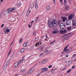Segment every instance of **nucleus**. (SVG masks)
Here are the masks:
<instances>
[{"instance_id":"obj_1","label":"nucleus","mask_w":76,"mask_h":76,"mask_svg":"<svg viewBox=\"0 0 76 76\" xmlns=\"http://www.w3.org/2000/svg\"><path fill=\"white\" fill-rule=\"evenodd\" d=\"M57 23V21L53 19L49 20L48 21V26L50 28H52L53 26H56Z\"/></svg>"},{"instance_id":"obj_2","label":"nucleus","mask_w":76,"mask_h":76,"mask_svg":"<svg viewBox=\"0 0 76 76\" xmlns=\"http://www.w3.org/2000/svg\"><path fill=\"white\" fill-rule=\"evenodd\" d=\"M24 58H25V56H24L23 57L22 59L21 60H20L18 61V62H16L14 64V66L15 67H18V65L20 63L22 62L23 61H25V59H24Z\"/></svg>"},{"instance_id":"obj_3","label":"nucleus","mask_w":76,"mask_h":76,"mask_svg":"<svg viewBox=\"0 0 76 76\" xmlns=\"http://www.w3.org/2000/svg\"><path fill=\"white\" fill-rule=\"evenodd\" d=\"M10 59H9L7 63L5 64V65H4V68H3V70H5L6 69V68L7 67V66L9 65V63H10Z\"/></svg>"},{"instance_id":"obj_4","label":"nucleus","mask_w":76,"mask_h":76,"mask_svg":"<svg viewBox=\"0 0 76 76\" xmlns=\"http://www.w3.org/2000/svg\"><path fill=\"white\" fill-rule=\"evenodd\" d=\"M48 69L47 68H42L40 70L41 71L40 73H44V72H47L48 71Z\"/></svg>"},{"instance_id":"obj_5","label":"nucleus","mask_w":76,"mask_h":76,"mask_svg":"<svg viewBox=\"0 0 76 76\" xmlns=\"http://www.w3.org/2000/svg\"><path fill=\"white\" fill-rule=\"evenodd\" d=\"M67 48V46L65 47L62 52L61 53V54H63V55L66 54V53H67V50H66Z\"/></svg>"},{"instance_id":"obj_6","label":"nucleus","mask_w":76,"mask_h":76,"mask_svg":"<svg viewBox=\"0 0 76 76\" xmlns=\"http://www.w3.org/2000/svg\"><path fill=\"white\" fill-rule=\"evenodd\" d=\"M44 46H41L37 50H39L40 52H42V51H44Z\"/></svg>"},{"instance_id":"obj_7","label":"nucleus","mask_w":76,"mask_h":76,"mask_svg":"<svg viewBox=\"0 0 76 76\" xmlns=\"http://www.w3.org/2000/svg\"><path fill=\"white\" fill-rule=\"evenodd\" d=\"M35 70V67H33L28 72V73L29 74H31V73H32L34 72V71Z\"/></svg>"},{"instance_id":"obj_8","label":"nucleus","mask_w":76,"mask_h":76,"mask_svg":"<svg viewBox=\"0 0 76 76\" xmlns=\"http://www.w3.org/2000/svg\"><path fill=\"white\" fill-rule=\"evenodd\" d=\"M67 32V30H60V32L61 34H65Z\"/></svg>"},{"instance_id":"obj_9","label":"nucleus","mask_w":76,"mask_h":76,"mask_svg":"<svg viewBox=\"0 0 76 76\" xmlns=\"http://www.w3.org/2000/svg\"><path fill=\"white\" fill-rule=\"evenodd\" d=\"M66 25H69L71 23V21L70 20H67L66 22Z\"/></svg>"},{"instance_id":"obj_10","label":"nucleus","mask_w":76,"mask_h":76,"mask_svg":"<svg viewBox=\"0 0 76 76\" xmlns=\"http://www.w3.org/2000/svg\"><path fill=\"white\" fill-rule=\"evenodd\" d=\"M73 17H74V15L73 14H71L68 16L69 19H71V20H72V19L73 18Z\"/></svg>"},{"instance_id":"obj_11","label":"nucleus","mask_w":76,"mask_h":76,"mask_svg":"<svg viewBox=\"0 0 76 76\" xmlns=\"http://www.w3.org/2000/svg\"><path fill=\"white\" fill-rule=\"evenodd\" d=\"M63 37H65L64 38V39H65V40H67V39H68V38H69V37H70V36H69V35H68V34H67V35H65Z\"/></svg>"},{"instance_id":"obj_12","label":"nucleus","mask_w":76,"mask_h":76,"mask_svg":"<svg viewBox=\"0 0 76 76\" xmlns=\"http://www.w3.org/2000/svg\"><path fill=\"white\" fill-rule=\"evenodd\" d=\"M62 19L64 22L66 21V20H67V18H66V17H62Z\"/></svg>"},{"instance_id":"obj_13","label":"nucleus","mask_w":76,"mask_h":76,"mask_svg":"<svg viewBox=\"0 0 76 76\" xmlns=\"http://www.w3.org/2000/svg\"><path fill=\"white\" fill-rule=\"evenodd\" d=\"M58 32V30L57 29H56L55 30H54L53 31V34H57Z\"/></svg>"},{"instance_id":"obj_14","label":"nucleus","mask_w":76,"mask_h":76,"mask_svg":"<svg viewBox=\"0 0 76 76\" xmlns=\"http://www.w3.org/2000/svg\"><path fill=\"white\" fill-rule=\"evenodd\" d=\"M72 25L73 26H76V20H72Z\"/></svg>"},{"instance_id":"obj_15","label":"nucleus","mask_w":76,"mask_h":76,"mask_svg":"<svg viewBox=\"0 0 76 76\" xmlns=\"http://www.w3.org/2000/svg\"><path fill=\"white\" fill-rule=\"evenodd\" d=\"M40 44H41V41H39L38 43H37L36 44V47H38V46H39Z\"/></svg>"},{"instance_id":"obj_16","label":"nucleus","mask_w":76,"mask_h":76,"mask_svg":"<svg viewBox=\"0 0 76 76\" xmlns=\"http://www.w3.org/2000/svg\"><path fill=\"white\" fill-rule=\"evenodd\" d=\"M11 9H10L8 10H7V13L8 14H10V12H12V11L11 10Z\"/></svg>"},{"instance_id":"obj_17","label":"nucleus","mask_w":76,"mask_h":76,"mask_svg":"<svg viewBox=\"0 0 76 76\" xmlns=\"http://www.w3.org/2000/svg\"><path fill=\"white\" fill-rule=\"evenodd\" d=\"M72 61H70L67 62L66 64L67 66H69V65H70V64L72 63Z\"/></svg>"},{"instance_id":"obj_18","label":"nucleus","mask_w":76,"mask_h":76,"mask_svg":"<svg viewBox=\"0 0 76 76\" xmlns=\"http://www.w3.org/2000/svg\"><path fill=\"white\" fill-rule=\"evenodd\" d=\"M24 51H25V49L22 48L20 50V53H23Z\"/></svg>"},{"instance_id":"obj_19","label":"nucleus","mask_w":76,"mask_h":76,"mask_svg":"<svg viewBox=\"0 0 76 76\" xmlns=\"http://www.w3.org/2000/svg\"><path fill=\"white\" fill-rule=\"evenodd\" d=\"M67 51H68V53H71L72 51V49L70 48L68 49V50H66Z\"/></svg>"},{"instance_id":"obj_20","label":"nucleus","mask_w":76,"mask_h":76,"mask_svg":"<svg viewBox=\"0 0 76 76\" xmlns=\"http://www.w3.org/2000/svg\"><path fill=\"white\" fill-rule=\"evenodd\" d=\"M48 61V60L47 59L45 60L42 61V63L43 64L45 63H46V62H47Z\"/></svg>"},{"instance_id":"obj_21","label":"nucleus","mask_w":76,"mask_h":76,"mask_svg":"<svg viewBox=\"0 0 76 76\" xmlns=\"http://www.w3.org/2000/svg\"><path fill=\"white\" fill-rule=\"evenodd\" d=\"M12 51V49H10V50L9 51L8 53V56H9L10 54V53H11V52Z\"/></svg>"},{"instance_id":"obj_22","label":"nucleus","mask_w":76,"mask_h":76,"mask_svg":"<svg viewBox=\"0 0 76 76\" xmlns=\"http://www.w3.org/2000/svg\"><path fill=\"white\" fill-rule=\"evenodd\" d=\"M71 29H72V27H68L67 28V31H70Z\"/></svg>"},{"instance_id":"obj_23","label":"nucleus","mask_w":76,"mask_h":76,"mask_svg":"<svg viewBox=\"0 0 76 76\" xmlns=\"http://www.w3.org/2000/svg\"><path fill=\"white\" fill-rule=\"evenodd\" d=\"M27 45V42H25L23 45V47H25L26 46V45Z\"/></svg>"},{"instance_id":"obj_24","label":"nucleus","mask_w":76,"mask_h":76,"mask_svg":"<svg viewBox=\"0 0 76 76\" xmlns=\"http://www.w3.org/2000/svg\"><path fill=\"white\" fill-rule=\"evenodd\" d=\"M10 9H11V12H12V11H13V10H16V8L14 7L12 8V9L10 8Z\"/></svg>"},{"instance_id":"obj_25","label":"nucleus","mask_w":76,"mask_h":76,"mask_svg":"<svg viewBox=\"0 0 76 76\" xmlns=\"http://www.w3.org/2000/svg\"><path fill=\"white\" fill-rule=\"evenodd\" d=\"M60 26H65V23H62L61 24Z\"/></svg>"},{"instance_id":"obj_26","label":"nucleus","mask_w":76,"mask_h":76,"mask_svg":"<svg viewBox=\"0 0 76 76\" xmlns=\"http://www.w3.org/2000/svg\"><path fill=\"white\" fill-rule=\"evenodd\" d=\"M50 6H48L47 7V10H50Z\"/></svg>"},{"instance_id":"obj_27","label":"nucleus","mask_w":76,"mask_h":76,"mask_svg":"<svg viewBox=\"0 0 76 76\" xmlns=\"http://www.w3.org/2000/svg\"><path fill=\"white\" fill-rule=\"evenodd\" d=\"M35 9H38V4H36V3H35Z\"/></svg>"},{"instance_id":"obj_28","label":"nucleus","mask_w":76,"mask_h":76,"mask_svg":"<svg viewBox=\"0 0 76 76\" xmlns=\"http://www.w3.org/2000/svg\"><path fill=\"white\" fill-rule=\"evenodd\" d=\"M64 26H59V27L60 28V29H64Z\"/></svg>"},{"instance_id":"obj_29","label":"nucleus","mask_w":76,"mask_h":76,"mask_svg":"<svg viewBox=\"0 0 76 76\" xmlns=\"http://www.w3.org/2000/svg\"><path fill=\"white\" fill-rule=\"evenodd\" d=\"M21 72H25V70L23 69H21L20 70Z\"/></svg>"},{"instance_id":"obj_30","label":"nucleus","mask_w":76,"mask_h":76,"mask_svg":"<svg viewBox=\"0 0 76 76\" xmlns=\"http://www.w3.org/2000/svg\"><path fill=\"white\" fill-rule=\"evenodd\" d=\"M61 23V20H59L58 21V25H60V24Z\"/></svg>"},{"instance_id":"obj_31","label":"nucleus","mask_w":76,"mask_h":76,"mask_svg":"<svg viewBox=\"0 0 76 76\" xmlns=\"http://www.w3.org/2000/svg\"><path fill=\"white\" fill-rule=\"evenodd\" d=\"M65 9L66 10H68V9H69V6H66V7H65Z\"/></svg>"},{"instance_id":"obj_32","label":"nucleus","mask_w":76,"mask_h":76,"mask_svg":"<svg viewBox=\"0 0 76 76\" xmlns=\"http://www.w3.org/2000/svg\"><path fill=\"white\" fill-rule=\"evenodd\" d=\"M39 39L38 37H36L35 39V41H38Z\"/></svg>"},{"instance_id":"obj_33","label":"nucleus","mask_w":76,"mask_h":76,"mask_svg":"<svg viewBox=\"0 0 76 76\" xmlns=\"http://www.w3.org/2000/svg\"><path fill=\"white\" fill-rule=\"evenodd\" d=\"M7 28L5 27L3 29V30L4 31H6H6H7Z\"/></svg>"},{"instance_id":"obj_34","label":"nucleus","mask_w":76,"mask_h":76,"mask_svg":"<svg viewBox=\"0 0 76 76\" xmlns=\"http://www.w3.org/2000/svg\"><path fill=\"white\" fill-rule=\"evenodd\" d=\"M6 32H10V30L8 28H7V31H6Z\"/></svg>"},{"instance_id":"obj_35","label":"nucleus","mask_w":76,"mask_h":76,"mask_svg":"<svg viewBox=\"0 0 76 76\" xmlns=\"http://www.w3.org/2000/svg\"><path fill=\"white\" fill-rule=\"evenodd\" d=\"M22 38H21L20 40V43H21V42H22Z\"/></svg>"},{"instance_id":"obj_36","label":"nucleus","mask_w":76,"mask_h":76,"mask_svg":"<svg viewBox=\"0 0 76 76\" xmlns=\"http://www.w3.org/2000/svg\"><path fill=\"white\" fill-rule=\"evenodd\" d=\"M76 57V54H74L72 56V58H74V57Z\"/></svg>"},{"instance_id":"obj_37","label":"nucleus","mask_w":76,"mask_h":76,"mask_svg":"<svg viewBox=\"0 0 76 76\" xmlns=\"http://www.w3.org/2000/svg\"><path fill=\"white\" fill-rule=\"evenodd\" d=\"M21 5V4H17V6H18V7H20V6Z\"/></svg>"},{"instance_id":"obj_38","label":"nucleus","mask_w":76,"mask_h":76,"mask_svg":"<svg viewBox=\"0 0 76 76\" xmlns=\"http://www.w3.org/2000/svg\"><path fill=\"white\" fill-rule=\"evenodd\" d=\"M71 71V70H70V69H69L67 71V73H70Z\"/></svg>"},{"instance_id":"obj_39","label":"nucleus","mask_w":76,"mask_h":76,"mask_svg":"<svg viewBox=\"0 0 76 76\" xmlns=\"http://www.w3.org/2000/svg\"><path fill=\"white\" fill-rule=\"evenodd\" d=\"M34 4H32L31 5V7L32 8H33L34 7Z\"/></svg>"},{"instance_id":"obj_40","label":"nucleus","mask_w":76,"mask_h":76,"mask_svg":"<svg viewBox=\"0 0 76 76\" xmlns=\"http://www.w3.org/2000/svg\"><path fill=\"white\" fill-rule=\"evenodd\" d=\"M66 3H67V2H66L65 0H64V4H66Z\"/></svg>"},{"instance_id":"obj_41","label":"nucleus","mask_w":76,"mask_h":76,"mask_svg":"<svg viewBox=\"0 0 76 76\" xmlns=\"http://www.w3.org/2000/svg\"><path fill=\"white\" fill-rule=\"evenodd\" d=\"M3 15V11H2L0 14V16H1V15Z\"/></svg>"},{"instance_id":"obj_42","label":"nucleus","mask_w":76,"mask_h":76,"mask_svg":"<svg viewBox=\"0 0 76 76\" xmlns=\"http://www.w3.org/2000/svg\"><path fill=\"white\" fill-rule=\"evenodd\" d=\"M34 20H32V21L31 22V23L32 25V23H34Z\"/></svg>"},{"instance_id":"obj_43","label":"nucleus","mask_w":76,"mask_h":76,"mask_svg":"<svg viewBox=\"0 0 76 76\" xmlns=\"http://www.w3.org/2000/svg\"><path fill=\"white\" fill-rule=\"evenodd\" d=\"M75 67H76V66L75 65H74L72 67V68L74 69V68Z\"/></svg>"},{"instance_id":"obj_44","label":"nucleus","mask_w":76,"mask_h":76,"mask_svg":"<svg viewBox=\"0 0 76 76\" xmlns=\"http://www.w3.org/2000/svg\"><path fill=\"white\" fill-rule=\"evenodd\" d=\"M52 66H52V65L49 66H48V68H51V67H52Z\"/></svg>"},{"instance_id":"obj_45","label":"nucleus","mask_w":76,"mask_h":76,"mask_svg":"<svg viewBox=\"0 0 76 76\" xmlns=\"http://www.w3.org/2000/svg\"><path fill=\"white\" fill-rule=\"evenodd\" d=\"M3 26H4V24H3L1 26V28H3Z\"/></svg>"},{"instance_id":"obj_46","label":"nucleus","mask_w":76,"mask_h":76,"mask_svg":"<svg viewBox=\"0 0 76 76\" xmlns=\"http://www.w3.org/2000/svg\"><path fill=\"white\" fill-rule=\"evenodd\" d=\"M69 57V55H66L65 56L66 57Z\"/></svg>"},{"instance_id":"obj_47","label":"nucleus","mask_w":76,"mask_h":76,"mask_svg":"<svg viewBox=\"0 0 76 76\" xmlns=\"http://www.w3.org/2000/svg\"><path fill=\"white\" fill-rule=\"evenodd\" d=\"M53 72H54V69H52L51 70V72H52V73H53Z\"/></svg>"},{"instance_id":"obj_48","label":"nucleus","mask_w":76,"mask_h":76,"mask_svg":"<svg viewBox=\"0 0 76 76\" xmlns=\"http://www.w3.org/2000/svg\"><path fill=\"white\" fill-rule=\"evenodd\" d=\"M53 42H54V41H53V42H51L50 43V44H53Z\"/></svg>"},{"instance_id":"obj_49","label":"nucleus","mask_w":76,"mask_h":76,"mask_svg":"<svg viewBox=\"0 0 76 76\" xmlns=\"http://www.w3.org/2000/svg\"><path fill=\"white\" fill-rule=\"evenodd\" d=\"M35 32H33V35H35Z\"/></svg>"},{"instance_id":"obj_50","label":"nucleus","mask_w":76,"mask_h":76,"mask_svg":"<svg viewBox=\"0 0 76 76\" xmlns=\"http://www.w3.org/2000/svg\"><path fill=\"white\" fill-rule=\"evenodd\" d=\"M60 2H63V0H59Z\"/></svg>"},{"instance_id":"obj_51","label":"nucleus","mask_w":76,"mask_h":76,"mask_svg":"<svg viewBox=\"0 0 76 76\" xmlns=\"http://www.w3.org/2000/svg\"><path fill=\"white\" fill-rule=\"evenodd\" d=\"M46 53H48V50H46Z\"/></svg>"},{"instance_id":"obj_52","label":"nucleus","mask_w":76,"mask_h":76,"mask_svg":"<svg viewBox=\"0 0 76 76\" xmlns=\"http://www.w3.org/2000/svg\"><path fill=\"white\" fill-rule=\"evenodd\" d=\"M45 37H46V38H48V37L47 36V35H46Z\"/></svg>"},{"instance_id":"obj_53","label":"nucleus","mask_w":76,"mask_h":76,"mask_svg":"<svg viewBox=\"0 0 76 76\" xmlns=\"http://www.w3.org/2000/svg\"><path fill=\"white\" fill-rule=\"evenodd\" d=\"M28 26L29 28H31V26L29 24L28 25Z\"/></svg>"},{"instance_id":"obj_54","label":"nucleus","mask_w":76,"mask_h":76,"mask_svg":"<svg viewBox=\"0 0 76 76\" xmlns=\"http://www.w3.org/2000/svg\"><path fill=\"white\" fill-rule=\"evenodd\" d=\"M69 44H68V45H67L66 46L67 47H69Z\"/></svg>"},{"instance_id":"obj_55","label":"nucleus","mask_w":76,"mask_h":76,"mask_svg":"<svg viewBox=\"0 0 76 76\" xmlns=\"http://www.w3.org/2000/svg\"><path fill=\"white\" fill-rule=\"evenodd\" d=\"M53 1L55 3V1H56V0H53Z\"/></svg>"},{"instance_id":"obj_56","label":"nucleus","mask_w":76,"mask_h":76,"mask_svg":"<svg viewBox=\"0 0 76 76\" xmlns=\"http://www.w3.org/2000/svg\"><path fill=\"white\" fill-rule=\"evenodd\" d=\"M3 0H1V2H3Z\"/></svg>"},{"instance_id":"obj_57","label":"nucleus","mask_w":76,"mask_h":76,"mask_svg":"<svg viewBox=\"0 0 76 76\" xmlns=\"http://www.w3.org/2000/svg\"><path fill=\"white\" fill-rule=\"evenodd\" d=\"M19 75L16 74V75H15V76H19Z\"/></svg>"},{"instance_id":"obj_58","label":"nucleus","mask_w":76,"mask_h":76,"mask_svg":"<svg viewBox=\"0 0 76 76\" xmlns=\"http://www.w3.org/2000/svg\"><path fill=\"white\" fill-rule=\"evenodd\" d=\"M28 13H31V10H29Z\"/></svg>"},{"instance_id":"obj_59","label":"nucleus","mask_w":76,"mask_h":76,"mask_svg":"<svg viewBox=\"0 0 76 76\" xmlns=\"http://www.w3.org/2000/svg\"><path fill=\"white\" fill-rule=\"evenodd\" d=\"M36 19H38V17H37L36 18Z\"/></svg>"},{"instance_id":"obj_60","label":"nucleus","mask_w":76,"mask_h":76,"mask_svg":"<svg viewBox=\"0 0 76 76\" xmlns=\"http://www.w3.org/2000/svg\"><path fill=\"white\" fill-rule=\"evenodd\" d=\"M44 53H46V51H44Z\"/></svg>"},{"instance_id":"obj_61","label":"nucleus","mask_w":76,"mask_h":76,"mask_svg":"<svg viewBox=\"0 0 76 76\" xmlns=\"http://www.w3.org/2000/svg\"><path fill=\"white\" fill-rule=\"evenodd\" d=\"M12 43H11V45H10V46H12Z\"/></svg>"},{"instance_id":"obj_62","label":"nucleus","mask_w":76,"mask_h":76,"mask_svg":"<svg viewBox=\"0 0 76 76\" xmlns=\"http://www.w3.org/2000/svg\"><path fill=\"white\" fill-rule=\"evenodd\" d=\"M66 69V68H64L63 69V70H64Z\"/></svg>"},{"instance_id":"obj_63","label":"nucleus","mask_w":76,"mask_h":76,"mask_svg":"<svg viewBox=\"0 0 76 76\" xmlns=\"http://www.w3.org/2000/svg\"><path fill=\"white\" fill-rule=\"evenodd\" d=\"M41 56H42V55H41L40 54V55H39V57H41Z\"/></svg>"},{"instance_id":"obj_64","label":"nucleus","mask_w":76,"mask_h":76,"mask_svg":"<svg viewBox=\"0 0 76 76\" xmlns=\"http://www.w3.org/2000/svg\"><path fill=\"white\" fill-rule=\"evenodd\" d=\"M42 54H43V53H41L40 55H41V56H42Z\"/></svg>"}]
</instances>
